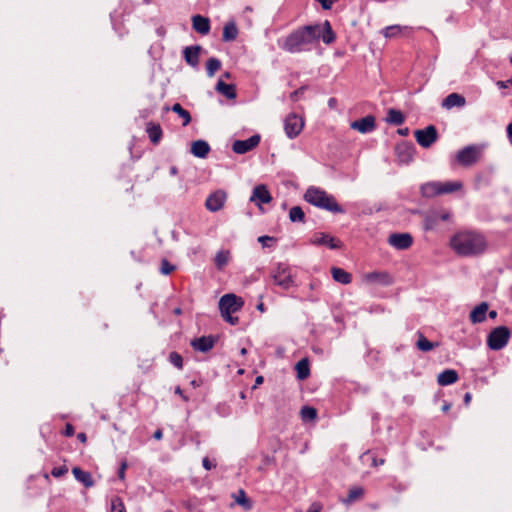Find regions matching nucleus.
<instances>
[{"label": "nucleus", "instance_id": "nucleus-20", "mask_svg": "<svg viewBox=\"0 0 512 512\" xmlns=\"http://www.w3.org/2000/svg\"><path fill=\"white\" fill-rule=\"evenodd\" d=\"M489 306L488 303L482 302L477 305L469 315L470 321L474 324L482 323L486 319V313L488 312Z\"/></svg>", "mask_w": 512, "mask_h": 512}, {"label": "nucleus", "instance_id": "nucleus-63", "mask_svg": "<svg viewBox=\"0 0 512 512\" xmlns=\"http://www.w3.org/2000/svg\"><path fill=\"white\" fill-rule=\"evenodd\" d=\"M178 173V169L176 166H172L170 168V175L175 176Z\"/></svg>", "mask_w": 512, "mask_h": 512}, {"label": "nucleus", "instance_id": "nucleus-47", "mask_svg": "<svg viewBox=\"0 0 512 512\" xmlns=\"http://www.w3.org/2000/svg\"><path fill=\"white\" fill-rule=\"evenodd\" d=\"M68 472V469L66 466H59V467H54L51 471V474L58 478V477H61L63 476L64 474H66Z\"/></svg>", "mask_w": 512, "mask_h": 512}, {"label": "nucleus", "instance_id": "nucleus-16", "mask_svg": "<svg viewBox=\"0 0 512 512\" xmlns=\"http://www.w3.org/2000/svg\"><path fill=\"white\" fill-rule=\"evenodd\" d=\"M397 159L402 164H408L413 160L414 147L412 144L403 143L396 147Z\"/></svg>", "mask_w": 512, "mask_h": 512}, {"label": "nucleus", "instance_id": "nucleus-61", "mask_svg": "<svg viewBox=\"0 0 512 512\" xmlns=\"http://www.w3.org/2000/svg\"><path fill=\"white\" fill-rule=\"evenodd\" d=\"M77 439H78L79 441H81V442H85V441H86V439H87V437H86V435H85L84 433H79V434L77 435Z\"/></svg>", "mask_w": 512, "mask_h": 512}, {"label": "nucleus", "instance_id": "nucleus-24", "mask_svg": "<svg viewBox=\"0 0 512 512\" xmlns=\"http://www.w3.org/2000/svg\"><path fill=\"white\" fill-rule=\"evenodd\" d=\"M465 98L458 93L449 94L442 103V106L446 109H452L454 107H462L465 105Z\"/></svg>", "mask_w": 512, "mask_h": 512}, {"label": "nucleus", "instance_id": "nucleus-43", "mask_svg": "<svg viewBox=\"0 0 512 512\" xmlns=\"http://www.w3.org/2000/svg\"><path fill=\"white\" fill-rule=\"evenodd\" d=\"M363 493H364V491L361 487H354L349 490V493H348V496H347V499L345 500V502L351 503V502L357 500L358 498H360L363 495Z\"/></svg>", "mask_w": 512, "mask_h": 512}, {"label": "nucleus", "instance_id": "nucleus-34", "mask_svg": "<svg viewBox=\"0 0 512 512\" xmlns=\"http://www.w3.org/2000/svg\"><path fill=\"white\" fill-rule=\"evenodd\" d=\"M230 260V252L227 250H220L216 253L214 262L219 270H222Z\"/></svg>", "mask_w": 512, "mask_h": 512}, {"label": "nucleus", "instance_id": "nucleus-32", "mask_svg": "<svg viewBox=\"0 0 512 512\" xmlns=\"http://www.w3.org/2000/svg\"><path fill=\"white\" fill-rule=\"evenodd\" d=\"M235 503L240 505L245 510L252 508V502L247 498L246 493L243 489H239L236 493L232 494Z\"/></svg>", "mask_w": 512, "mask_h": 512}, {"label": "nucleus", "instance_id": "nucleus-50", "mask_svg": "<svg viewBox=\"0 0 512 512\" xmlns=\"http://www.w3.org/2000/svg\"><path fill=\"white\" fill-rule=\"evenodd\" d=\"M318 2L324 10H329L336 2V0H315Z\"/></svg>", "mask_w": 512, "mask_h": 512}, {"label": "nucleus", "instance_id": "nucleus-14", "mask_svg": "<svg viewBox=\"0 0 512 512\" xmlns=\"http://www.w3.org/2000/svg\"><path fill=\"white\" fill-rule=\"evenodd\" d=\"M350 127L362 134L370 133L376 127L375 118L372 115H367L359 120L353 121Z\"/></svg>", "mask_w": 512, "mask_h": 512}, {"label": "nucleus", "instance_id": "nucleus-51", "mask_svg": "<svg viewBox=\"0 0 512 512\" xmlns=\"http://www.w3.org/2000/svg\"><path fill=\"white\" fill-rule=\"evenodd\" d=\"M362 457H363V458H364V457L370 458V453H369V452H366V453H364V454L362 455ZM371 459H372V465H373V466L383 465V464H384V462H385V460H384V459H382V458H381V459H377V458H375V457H371Z\"/></svg>", "mask_w": 512, "mask_h": 512}, {"label": "nucleus", "instance_id": "nucleus-30", "mask_svg": "<svg viewBox=\"0 0 512 512\" xmlns=\"http://www.w3.org/2000/svg\"><path fill=\"white\" fill-rule=\"evenodd\" d=\"M332 277L336 282H339L341 284H349L352 280V276L350 273L346 272L342 268L333 267L331 269Z\"/></svg>", "mask_w": 512, "mask_h": 512}, {"label": "nucleus", "instance_id": "nucleus-40", "mask_svg": "<svg viewBox=\"0 0 512 512\" xmlns=\"http://www.w3.org/2000/svg\"><path fill=\"white\" fill-rule=\"evenodd\" d=\"M305 214L300 206H294L289 211V219L291 222H303Z\"/></svg>", "mask_w": 512, "mask_h": 512}, {"label": "nucleus", "instance_id": "nucleus-62", "mask_svg": "<svg viewBox=\"0 0 512 512\" xmlns=\"http://www.w3.org/2000/svg\"><path fill=\"white\" fill-rule=\"evenodd\" d=\"M471 394L470 393H466L465 396H464V402L465 404H469L470 401H471Z\"/></svg>", "mask_w": 512, "mask_h": 512}, {"label": "nucleus", "instance_id": "nucleus-27", "mask_svg": "<svg viewBox=\"0 0 512 512\" xmlns=\"http://www.w3.org/2000/svg\"><path fill=\"white\" fill-rule=\"evenodd\" d=\"M238 36V28L235 22L230 21L223 27L222 39L224 42L234 41Z\"/></svg>", "mask_w": 512, "mask_h": 512}, {"label": "nucleus", "instance_id": "nucleus-4", "mask_svg": "<svg viewBox=\"0 0 512 512\" xmlns=\"http://www.w3.org/2000/svg\"><path fill=\"white\" fill-rule=\"evenodd\" d=\"M243 306V301L235 294H225L219 300V310L221 316L228 323L235 325L238 323V318L233 317L232 314L239 311Z\"/></svg>", "mask_w": 512, "mask_h": 512}, {"label": "nucleus", "instance_id": "nucleus-44", "mask_svg": "<svg viewBox=\"0 0 512 512\" xmlns=\"http://www.w3.org/2000/svg\"><path fill=\"white\" fill-rule=\"evenodd\" d=\"M169 362L175 366L176 368L178 369H182L183 368V358L182 356L177 353V352H171L169 354Z\"/></svg>", "mask_w": 512, "mask_h": 512}, {"label": "nucleus", "instance_id": "nucleus-22", "mask_svg": "<svg viewBox=\"0 0 512 512\" xmlns=\"http://www.w3.org/2000/svg\"><path fill=\"white\" fill-rule=\"evenodd\" d=\"M210 152L209 144L204 140H196L191 145V153L198 158H206Z\"/></svg>", "mask_w": 512, "mask_h": 512}, {"label": "nucleus", "instance_id": "nucleus-53", "mask_svg": "<svg viewBox=\"0 0 512 512\" xmlns=\"http://www.w3.org/2000/svg\"><path fill=\"white\" fill-rule=\"evenodd\" d=\"M451 218L449 211H438V221H448Z\"/></svg>", "mask_w": 512, "mask_h": 512}, {"label": "nucleus", "instance_id": "nucleus-19", "mask_svg": "<svg viewBox=\"0 0 512 512\" xmlns=\"http://www.w3.org/2000/svg\"><path fill=\"white\" fill-rule=\"evenodd\" d=\"M193 29L201 35H207L210 32V20L202 15H194L192 17Z\"/></svg>", "mask_w": 512, "mask_h": 512}, {"label": "nucleus", "instance_id": "nucleus-52", "mask_svg": "<svg viewBox=\"0 0 512 512\" xmlns=\"http://www.w3.org/2000/svg\"><path fill=\"white\" fill-rule=\"evenodd\" d=\"M202 465L206 470H211L216 467V464L212 463L208 457L203 458Z\"/></svg>", "mask_w": 512, "mask_h": 512}, {"label": "nucleus", "instance_id": "nucleus-60", "mask_svg": "<svg viewBox=\"0 0 512 512\" xmlns=\"http://www.w3.org/2000/svg\"><path fill=\"white\" fill-rule=\"evenodd\" d=\"M507 136L512 144V122L507 126Z\"/></svg>", "mask_w": 512, "mask_h": 512}, {"label": "nucleus", "instance_id": "nucleus-48", "mask_svg": "<svg viewBox=\"0 0 512 512\" xmlns=\"http://www.w3.org/2000/svg\"><path fill=\"white\" fill-rule=\"evenodd\" d=\"M258 242H260L263 247H269L272 242H275V238L264 235L258 238Z\"/></svg>", "mask_w": 512, "mask_h": 512}, {"label": "nucleus", "instance_id": "nucleus-39", "mask_svg": "<svg viewBox=\"0 0 512 512\" xmlns=\"http://www.w3.org/2000/svg\"><path fill=\"white\" fill-rule=\"evenodd\" d=\"M221 67V61L217 58L211 57L206 62V71L209 77H213L215 72Z\"/></svg>", "mask_w": 512, "mask_h": 512}, {"label": "nucleus", "instance_id": "nucleus-64", "mask_svg": "<svg viewBox=\"0 0 512 512\" xmlns=\"http://www.w3.org/2000/svg\"><path fill=\"white\" fill-rule=\"evenodd\" d=\"M488 315L491 319H494L497 317V312L495 310H491L489 311Z\"/></svg>", "mask_w": 512, "mask_h": 512}, {"label": "nucleus", "instance_id": "nucleus-15", "mask_svg": "<svg viewBox=\"0 0 512 512\" xmlns=\"http://www.w3.org/2000/svg\"><path fill=\"white\" fill-rule=\"evenodd\" d=\"M225 200L226 194L223 191L218 190L208 196L205 206L209 211L217 212L223 207Z\"/></svg>", "mask_w": 512, "mask_h": 512}, {"label": "nucleus", "instance_id": "nucleus-25", "mask_svg": "<svg viewBox=\"0 0 512 512\" xmlns=\"http://www.w3.org/2000/svg\"><path fill=\"white\" fill-rule=\"evenodd\" d=\"M72 473L75 479L82 483L86 488L92 487L94 485L91 474L82 470L80 467H74L72 469Z\"/></svg>", "mask_w": 512, "mask_h": 512}, {"label": "nucleus", "instance_id": "nucleus-36", "mask_svg": "<svg viewBox=\"0 0 512 512\" xmlns=\"http://www.w3.org/2000/svg\"><path fill=\"white\" fill-rule=\"evenodd\" d=\"M440 186L441 194H448L460 190L462 183L460 181L440 182Z\"/></svg>", "mask_w": 512, "mask_h": 512}, {"label": "nucleus", "instance_id": "nucleus-54", "mask_svg": "<svg viewBox=\"0 0 512 512\" xmlns=\"http://www.w3.org/2000/svg\"><path fill=\"white\" fill-rule=\"evenodd\" d=\"M321 510H322V505L318 502H313L309 506L307 512H321Z\"/></svg>", "mask_w": 512, "mask_h": 512}, {"label": "nucleus", "instance_id": "nucleus-13", "mask_svg": "<svg viewBox=\"0 0 512 512\" xmlns=\"http://www.w3.org/2000/svg\"><path fill=\"white\" fill-rule=\"evenodd\" d=\"M311 243L318 246H328L332 250L339 249L342 246L340 240L322 232L314 234L311 239Z\"/></svg>", "mask_w": 512, "mask_h": 512}, {"label": "nucleus", "instance_id": "nucleus-28", "mask_svg": "<svg viewBox=\"0 0 512 512\" xmlns=\"http://www.w3.org/2000/svg\"><path fill=\"white\" fill-rule=\"evenodd\" d=\"M365 280L368 283H380L389 285L391 283L390 276L387 273L371 272L365 275Z\"/></svg>", "mask_w": 512, "mask_h": 512}, {"label": "nucleus", "instance_id": "nucleus-18", "mask_svg": "<svg viewBox=\"0 0 512 512\" xmlns=\"http://www.w3.org/2000/svg\"><path fill=\"white\" fill-rule=\"evenodd\" d=\"M201 46L199 45H192L187 46L183 50V56L188 65L191 67H197L199 64V54L201 51Z\"/></svg>", "mask_w": 512, "mask_h": 512}, {"label": "nucleus", "instance_id": "nucleus-45", "mask_svg": "<svg viewBox=\"0 0 512 512\" xmlns=\"http://www.w3.org/2000/svg\"><path fill=\"white\" fill-rule=\"evenodd\" d=\"M111 512H126L124 503L121 498L114 497L111 500Z\"/></svg>", "mask_w": 512, "mask_h": 512}, {"label": "nucleus", "instance_id": "nucleus-8", "mask_svg": "<svg viewBox=\"0 0 512 512\" xmlns=\"http://www.w3.org/2000/svg\"><path fill=\"white\" fill-rule=\"evenodd\" d=\"M480 153L479 147L469 145L458 151L456 159L461 165L470 166L478 161Z\"/></svg>", "mask_w": 512, "mask_h": 512}, {"label": "nucleus", "instance_id": "nucleus-57", "mask_svg": "<svg viewBox=\"0 0 512 512\" xmlns=\"http://www.w3.org/2000/svg\"><path fill=\"white\" fill-rule=\"evenodd\" d=\"M175 394L180 395L184 401H188L189 400L188 397L183 394V391H182V389L179 386H177L175 388Z\"/></svg>", "mask_w": 512, "mask_h": 512}, {"label": "nucleus", "instance_id": "nucleus-1", "mask_svg": "<svg viewBox=\"0 0 512 512\" xmlns=\"http://www.w3.org/2000/svg\"><path fill=\"white\" fill-rule=\"evenodd\" d=\"M319 39L325 44L335 41L336 35L328 20L323 23L303 26L278 41L279 47L289 53H300L311 49V45Z\"/></svg>", "mask_w": 512, "mask_h": 512}, {"label": "nucleus", "instance_id": "nucleus-59", "mask_svg": "<svg viewBox=\"0 0 512 512\" xmlns=\"http://www.w3.org/2000/svg\"><path fill=\"white\" fill-rule=\"evenodd\" d=\"M153 437H154L156 440H161V439H162V437H163L162 430H161V429H157V430L154 432Z\"/></svg>", "mask_w": 512, "mask_h": 512}, {"label": "nucleus", "instance_id": "nucleus-26", "mask_svg": "<svg viewBox=\"0 0 512 512\" xmlns=\"http://www.w3.org/2000/svg\"><path fill=\"white\" fill-rule=\"evenodd\" d=\"M146 133L152 143L157 144L162 138V129L159 124L148 122L146 125Z\"/></svg>", "mask_w": 512, "mask_h": 512}, {"label": "nucleus", "instance_id": "nucleus-42", "mask_svg": "<svg viewBox=\"0 0 512 512\" xmlns=\"http://www.w3.org/2000/svg\"><path fill=\"white\" fill-rule=\"evenodd\" d=\"M402 31V27L399 25L387 26L382 30L383 35L386 38H392L398 35Z\"/></svg>", "mask_w": 512, "mask_h": 512}, {"label": "nucleus", "instance_id": "nucleus-55", "mask_svg": "<svg viewBox=\"0 0 512 512\" xmlns=\"http://www.w3.org/2000/svg\"><path fill=\"white\" fill-rule=\"evenodd\" d=\"M74 427L72 424L70 423H67L66 426H65V429H64V435L67 436V437H71L74 435Z\"/></svg>", "mask_w": 512, "mask_h": 512}, {"label": "nucleus", "instance_id": "nucleus-3", "mask_svg": "<svg viewBox=\"0 0 512 512\" xmlns=\"http://www.w3.org/2000/svg\"><path fill=\"white\" fill-rule=\"evenodd\" d=\"M304 199L309 204L329 212L344 213V209L335 198L319 187L310 186L304 194Z\"/></svg>", "mask_w": 512, "mask_h": 512}, {"label": "nucleus", "instance_id": "nucleus-7", "mask_svg": "<svg viewBox=\"0 0 512 512\" xmlns=\"http://www.w3.org/2000/svg\"><path fill=\"white\" fill-rule=\"evenodd\" d=\"M304 128V120L296 113H290L284 119V131L289 139H295Z\"/></svg>", "mask_w": 512, "mask_h": 512}, {"label": "nucleus", "instance_id": "nucleus-31", "mask_svg": "<svg viewBox=\"0 0 512 512\" xmlns=\"http://www.w3.org/2000/svg\"><path fill=\"white\" fill-rule=\"evenodd\" d=\"M418 340L416 341V347L422 352H429L438 346V343L429 341L421 332H417Z\"/></svg>", "mask_w": 512, "mask_h": 512}, {"label": "nucleus", "instance_id": "nucleus-35", "mask_svg": "<svg viewBox=\"0 0 512 512\" xmlns=\"http://www.w3.org/2000/svg\"><path fill=\"white\" fill-rule=\"evenodd\" d=\"M405 118L403 113L400 110L389 109L386 117V121L390 124L401 125L404 122Z\"/></svg>", "mask_w": 512, "mask_h": 512}, {"label": "nucleus", "instance_id": "nucleus-2", "mask_svg": "<svg viewBox=\"0 0 512 512\" xmlns=\"http://www.w3.org/2000/svg\"><path fill=\"white\" fill-rule=\"evenodd\" d=\"M450 246L459 256L477 257L486 252L488 241L481 232L462 230L451 237Z\"/></svg>", "mask_w": 512, "mask_h": 512}, {"label": "nucleus", "instance_id": "nucleus-17", "mask_svg": "<svg viewBox=\"0 0 512 512\" xmlns=\"http://www.w3.org/2000/svg\"><path fill=\"white\" fill-rule=\"evenodd\" d=\"M214 344L215 339L213 336H202L195 338L190 342V345L194 350L204 353L210 351L214 347Z\"/></svg>", "mask_w": 512, "mask_h": 512}, {"label": "nucleus", "instance_id": "nucleus-9", "mask_svg": "<svg viewBox=\"0 0 512 512\" xmlns=\"http://www.w3.org/2000/svg\"><path fill=\"white\" fill-rule=\"evenodd\" d=\"M416 141L423 148H429L438 137L435 126L429 125L424 129H419L414 132Z\"/></svg>", "mask_w": 512, "mask_h": 512}, {"label": "nucleus", "instance_id": "nucleus-29", "mask_svg": "<svg viewBox=\"0 0 512 512\" xmlns=\"http://www.w3.org/2000/svg\"><path fill=\"white\" fill-rule=\"evenodd\" d=\"M216 91L224 95L228 99L236 98V90L235 86L232 84H227L222 80H219L216 84Z\"/></svg>", "mask_w": 512, "mask_h": 512}, {"label": "nucleus", "instance_id": "nucleus-38", "mask_svg": "<svg viewBox=\"0 0 512 512\" xmlns=\"http://www.w3.org/2000/svg\"><path fill=\"white\" fill-rule=\"evenodd\" d=\"M171 109L183 119V126H187L191 122L190 113L185 110L179 103H175Z\"/></svg>", "mask_w": 512, "mask_h": 512}, {"label": "nucleus", "instance_id": "nucleus-33", "mask_svg": "<svg viewBox=\"0 0 512 512\" xmlns=\"http://www.w3.org/2000/svg\"><path fill=\"white\" fill-rule=\"evenodd\" d=\"M438 211H433L425 215L423 220V229L425 231L434 230L438 225Z\"/></svg>", "mask_w": 512, "mask_h": 512}, {"label": "nucleus", "instance_id": "nucleus-11", "mask_svg": "<svg viewBox=\"0 0 512 512\" xmlns=\"http://www.w3.org/2000/svg\"><path fill=\"white\" fill-rule=\"evenodd\" d=\"M250 201L261 209L262 204H267L272 201V196L267 187L263 184H260L253 188Z\"/></svg>", "mask_w": 512, "mask_h": 512}, {"label": "nucleus", "instance_id": "nucleus-10", "mask_svg": "<svg viewBox=\"0 0 512 512\" xmlns=\"http://www.w3.org/2000/svg\"><path fill=\"white\" fill-rule=\"evenodd\" d=\"M260 139V135L255 134L245 140H236L232 145V150L236 154H245L257 147Z\"/></svg>", "mask_w": 512, "mask_h": 512}, {"label": "nucleus", "instance_id": "nucleus-41", "mask_svg": "<svg viewBox=\"0 0 512 512\" xmlns=\"http://www.w3.org/2000/svg\"><path fill=\"white\" fill-rule=\"evenodd\" d=\"M301 417L304 421H312L317 417V411L315 408L310 406H304L301 409Z\"/></svg>", "mask_w": 512, "mask_h": 512}, {"label": "nucleus", "instance_id": "nucleus-21", "mask_svg": "<svg viewBox=\"0 0 512 512\" xmlns=\"http://www.w3.org/2000/svg\"><path fill=\"white\" fill-rule=\"evenodd\" d=\"M440 187V181L426 182L421 185L420 192L423 197L432 198L441 195Z\"/></svg>", "mask_w": 512, "mask_h": 512}, {"label": "nucleus", "instance_id": "nucleus-56", "mask_svg": "<svg viewBox=\"0 0 512 512\" xmlns=\"http://www.w3.org/2000/svg\"><path fill=\"white\" fill-rule=\"evenodd\" d=\"M304 88L301 87L300 89L298 90H295L294 92H292L290 94V98L293 100V101H296L299 97V95L303 92Z\"/></svg>", "mask_w": 512, "mask_h": 512}, {"label": "nucleus", "instance_id": "nucleus-23", "mask_svg": "<svg viewBox=\"0 0 512 512\" xmlns=\"http://www.w3.org/2000/svg\"><path fill=\"white\" fill-rule=\"evenodd\" d=\"M458 378V373L455 370L446 369L438 375L437 382L441 386H448L455 383Z\"/></svg>", "mask_w": 512, "mask_h": 512}, {"label": "nucleus", "instance_id": "nucleus-49", "mask_svg": "<svg viewBox=\"0 0 512 512\" xmlns=\"http://www.w3.org/2000/svg\"><path fill=\"white\" fill-rule=\"evenodd\" d=\"M128 467V463L126 460H123L121 461L120 463V467H119V470H118V477L120 480H124L125 479V471Z\"/></svg>", "mask_w": 512, "mask_h": 512}, {"label": "nucleus", "instance_id": "nucleus-5", "mask_svg": "<svg viewBox=\"0 0 512 512\" xmlns=\"http://www.w3.org/2000/svg\"><path fill=\"white\" fill-rule=\"evenodd\" d=\"M510 338V331L505 326H499L493 329L487 338V345L492 350H501L504 348Z\"/></svg>", "mask_w": 512, "mask_h": 512}, {"label": "nucleus", "instance_id": "nucleus-37", "mask_svg": "<svg viewBox=\"0 0 512 512\" xmlns=\"http://www.w3.org/2000/svg\"><path fill=\"white\" fill-rule=\"evenodd\" d=\"M296 371H297V377L300 380H304L309 376L310 369H309V363L306 359L300 360L296 364Z\"/></svg>", "mask_w": 512, "mask_h": 512}, {"label": "nucleus", "instance_id": "nucleus-12", "mask_svg": "<svg viewBox=\"0 0 512 512\" xmlns=\"http://www.w3.org/2000/svg\"><path fill=\"white\" fill-rule=\"evenodd\" d=\"M388 243L398 250H406L412 245L413 238L409 233H393L388 237Z\"/></svg>", "mask_w": 512, "mask_h": 512}, {"label": "nucleus", "instance_id": "nucleus-46", "mask_svg": "<svg viewBox=\"0 0 512 512\" xmlns=\"http://www.w3.org/2000/svg\"><path fill=\"white\" fill-rule=\"evenodd\" d=\"M175 269V266L170 264L166 259L161 262L160 271L163 275L170 274Z\"/></svg>", "mask_w": 512, "mask_h": 512}, {"label": "nucleus", "instance_id": "nucleus-58", "mask_svg": "<svg viewBox=\"0 0 512 512\" xmlns=\"http://www.w3.org/2000/svg\"><path fill=\"white\" fill-rule=\"evenodd\" d=\"M328 106H329L331 109L336 108V106H337V99H336V98H333V97H332V98H330V99L328 100Z\"/></svg>", "mask_w": 512, "mask_h": 512}, {"label": "nucleus", "instance_id": "nucleus-6", "mask_svg": "<svg viewBox=\"0 0 512 512\" xmlns=\"http://www.w3.org/2000/svg\"><path fill=\"white\" fill-rule=\"evenodd\" d=\"M271 276L275 284L282 289L287 290L294 285V280L292 278L290 268L286 264L278 263L272 271Z\"/></svg>", "mask_w": 512, "mask_h": 512}]
</instances>
